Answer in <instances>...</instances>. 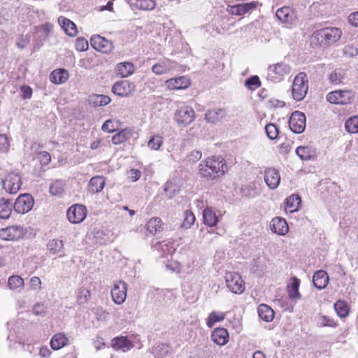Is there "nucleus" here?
I'll list each match as a JSON object with an SVG mask.
<instances>
[{
  "instance_id": "1",
  "label": "nucleus",
  "mask_w": 358,
  "mask_h": 358,
  "mask_svg": "<svg viewBox=\"0 0 358 358\" xmlns=\"http://www.w3.org/2000/svg\"><path fill=\"white\" fill-rule=\"evenodd\" d=\"M224 159L221 157L212 156L201 161L199 171L201 177L213 180L222 176L227 171Z\"/></svg>"
},
{
  "instance_id": "2",
  "label": "nucleus",
  "mask_w": 358,
  "mask_h": 358,
  "mask_svg": "<svg viewBox=\"0 0 358 358\" xmlns=\"http://www.w3.org/2000/svg\"><path fill=\"white\" fill-rule=\"evenodd\" d=\"M342 31L337 27H325L315 31L310 38L316 45H329L336 43L341 36Z\"/></svg>"
},
{
  "instance_id": "3",
  "label": "nucleus",
  "mask_w": 358,
  "mask_h": 358,
  "mask_svg": "<svg viewBox=\"0 0 358 358\" xmlns=\"http://www.w3.org/2000/svg\"><path fill=\"white\" fill-rule=\"evenodd\" d=\"M308 89L307 76L304 72L299 73L293 80L292 96L297 101L306 96Z\"/></svg>"
},
{
  "instance_id": "4",
  "label": "nucleus",
  "mask_w": 358,
  "mask_h": 358,
  "mask_svg": "<svg viewBox=\"0 0 358 358\" xmlns=\"http://www.w3.org/2000/svg\"><path fill=\"white\" fill-rule=\"evenodd\" d=\"M355 94L351 90H335L327 94L326 99L331 104L347 105L354 100Z\"/></svg>"
},
{
  "instance_id": "5",
  "label": "nucleus",
  "mask_w": 358,
  "mask_h": 358,
  "mask_svg": "<svg viewBox=\"0 0 358 358\" xmlns=\"http://www.w3.org/2000/svg\"><path fill=\"white\" fill-rule=\"evenodd\" d=\"M225 282L229 290L234 294H240L245 290V282L238 273H227Z\"/></svg>"
},
{
  "instance_id": "6",
  "label": "nucleus",
  "mask_w": 358,
  "mask_h": 358,
  "mask_svg": "<svg viewBox=\"0 0 358 358\" xmlns=\"http://www.w3.org/2000/svg\"><path fill=\"white\" fill-rule=\"evenodd\" d=\"M289 71V65L283 62L277 63L268 68L267 78L273 83H278L283 80Z\"/></svg>"
},
{
  "instance_id": "7",
  "label": "nucleus",
  "mask_w": 358,
  "mask_h": 358,
  "mask_svg": "<svg viewBox=\"0 0 358 358\" xmlns=\"http://www.w3.org/2000/svg\"><path fill=\"white\" fill-rule=\"evenodd\" d=\"M195 119V113L189 106H183L176 110L175 120L180 126L187 127Z\"/></svg>"
},
{
  "instance_id": "8",
  "label": "nucleus",
  "mask_w": 358,
  "mask_h": 358,
  "mask_svg": "<svg viewBox=\"0 0 358 358\" xmlns=\"http://www.w3.org/2000/svg\"><path fill=\"white\" fill-rule=\"evenodd\" d=\"M2 185L6 192L16 194L22 186L21 176L17 173H9L2 181Z\"/></svg>"
},
{
  "instance_id": "9",
  "label": "nucleus",
  "mask_w": 358,
  "mask_h": 358,
  "mask_svg": "<svg viewBox=\"0 0 358 358\" xmlns=\"http://www.w3.org/2000/svg\"><path fill=\"white\" fill-rule=\"evenodd\" d=\"M34 200L29 194H20L13 204L15 212L24 214L30 211L34 206Z\"/></svg>"
},
{
  "instance_id": "10",
  "label": "nucleus",
  "mask_w": 358,
  "mask_h": 358,
  "mask_svg": "<svg viewBox=\"0 0 358 358\" xmlns=\"http://www.w3.org/2000/svg\"><path fill=\"white\" fill-rule=\"evenodd\" d=\"M25 234L26 231L21 226L13 225L0 229V238L5 241H17Z\"/></svg>"
},
{
  "instance_id": "11",
  "label": "nucleus",
  "mask_w": 358,
  "mask_h": 358,
  "mask_svg": "<svg viewBox=\"0 0 358 358\" xmlns=\"http://www.w3.org/2000/svg\"><path fill=\"white\" fill-rule=\"evenodd\" d=\"M86 207L81 204H74L69 208L66 212L68 220L73 224L82 222L86 217Z\"/></svg>"
},
{
  "instance_id": "12",
  "label": "nucleus",
  "mask_w": 358,
  "mask_h": 358,
  "mask_svg": "<svg viewBox=\"0 0 358 358\" xmlns=\"http://www.w3.org/2000/svg\"><path fill=\"white\" fill-rule=\"evenodd\" d=\"M306 124V118L302 112L295 111L292 113L289 120V127L292 131L296 134L302 133Z\"/></svg>"
},
{
  "instance_id": "13",
  "label": "nucleus",
  "mask_w": 358,
  "mask_h": 358,
  "mask_svg": "<svg viewBox=\"0 0 358 358\" xmlns=\"http://www.w3.org/2000/svg\"><path fill=\"white\" fill-rule=\"evenodd\" d=\"M127 284L122 281H115L110 290L112 299L117 305L122 304L127 298Z\"/></svg>"
},
{
  "instance_id": "14",
  "label": "nucleus",
  "mask_w": 358,
  "mask_h": 358,
  "mask_svg": "<svg viewBox=\"0 0 358 358\" xmlns=\"http://www.w3.org/2000/svg\"><path fill=\"white\" fill-rule=\"evenodd\" d=\"M90 43L93 48L104 54L110 53L113 49V43L99 35L92 36Z\"/></svg>"
},
{
  "instance_id": "15",
  "label": "nucleus",
  "mask_w": 358,
  "mask_h": 358,
  "mask_svg": "<svg viewBox=\"0 0 358 358\" xmlns=\"http://www.w3.org/2000/svg\"><path fill=\"white\" fill-rule=\"evenodd\" d=\"M47 250L50 255L63 257L66 255V250L62 240L53 238L47 243Z\"/></svg>"
},
{
  "instance_id": "16",
  "label": "nucleus",
  "mask_w": 358,
  "mask_h": 358,
  "mask_svg": "<svg viewBox=\"0 0 358 358\" xmlns=\"http://www.w3.org/2000/svg\"><path fill=\"white\" fill-rule=\"evenodd\" d=\"M135 88L134 83L127 80L117 82L113 87L112 91L120 96H127L130 94Z\"/></svg>"
},
{
  "instance_id": "17",
  "label": "nucleus",
  "mask_w": 358,
  "mask_h": 358,
  "mask_svg": "<svg viewBox=\"0 0 358 358\" xmlns=\"http://www.w3.org/2000/svg\"><path fill=\"white\" fill-rule=\"evenodd\" d=\"M257 5V1H251L249 3L228 6L227 8V11L232 15H242L247 13L250 10L255 9Z\"/></svg>"
},
{
  "instance_id": "18",
  "label": "nucleus",
  "mask_w": 358,
  "mask_h": 358,
  "mask_svg": "<svg viewBox=\"0 0 358 358\" xmlns=\"http://www.w3.org/2000/svg\"><path fill=\"white\" fill-rule=\"evenodd\" d=\"M275 15L280 22L287 25L293 24L296 20L294 11L287 6L278 9Z\"/></svg>"
},
{
  "instance_id": "19",
  "label": "nucleus",
  "mask_w": 358,
  "mask_h": 358,
  "mask_svg": "<svg viewBox=\"0 0 358 358\" xmlns=\"http://www.w3.org/2000/svg\"><path fill=\"white\" fill-rule=\"evenodd\" d=\"M296 154L303 161H314L317 157V150L311 145L299 146L296 149Z\"/></svg>"
},
{
  "instance_id": "20",
  "label": "nucleus",
  "mask_w": 358,
  "mask_h": 358,
  "mask_svg": "<svg viewBox=\"0 0 358 358\" xmlns=\"http://www.w3.org/2000/svg\"><path fill=\"white\" fill-rule=\"evenodd\" d=\"M264 180L270 189H275L280 182V173L275 169L269 168L264 172Z\"/></svg>"
},
{
  "instance_id": "21",
  "label": "nucleus",
  "mask_w": 358,
  "mask_h": 358,
  "mask_svg": "<svg viewBox=\"0 0 358 358\" xmlns=\"http://www.w3.org/2000/svg\"><path fill=\"white\" fill-rule=\"evenodd\" d=\"M153 249L155 251H157L161 257H166L168 255L172 254L176 250L173 243L171 240H165L156 243L153 246Z\"/></svg>"
},
{
  "instance_id": "22",
  "label": "nucleus",
  "mask_w": 358,
  "mask_h": 358,
  "mask_svg": "<svg viewBox=\"0 0 358 358\" xmlns=\"http://www.w3.org/2000/svg\"><path fill=\"white\" fill-rule=\"evenodd\" d=\"M189 85V79L185 76L171 78L166 81V87L171 90L186 89Z\"/></svg>"
},
{
  "instance_id": "23",
  "label": "nucleus",
  "mask_w": 358,
  "mask_h": 358,
  "mask_svg": "<svg viewBox=\"0 0 358 358\" xmlns=\"http://www.w3.org/2000/svg\"><path fill=\"white\" fill-rule=\"evenodd\" d=\"M270 229L273 232L278 235H285L289 231V227L286 220L279 217L272 219Z\"/></svg>"
},
{
  "instance_id": "24",
  "label": "nucleus",
  "mask_w": 358,
  "mask_h": 358,
  "mask_svg": "<svg viewBox=\"0 0 358 358\" xmlns=\"http://www.w3.org/2000/svg\"><path fill=\"white\" fill-rule=\"evenodd\" d=\"M106 185L105 178L100 176L92 177L87 185V190L92 194L101 192Z\"/></svg>"
},
{
  "instance_id": "25",
  "label": "nucleus",
  "mask_w": 358,
  "mask_h": 358,
  "mask_svg": "<svg viewBox=\"0 0 358 358\" xmlns=\"http://www.w3.org/2000/svg\"><path fill=\"white\" fill-rule=\"evenodd\" d=\"M57 20L61 28L68 36H75L77 35V27L71 20L64 16H59Z\"/></svg>"
},
{
  "instance_id": "26",
  "label": "nucleus",
  "mask_w": 358,
  "mask_h": 358,
  "mask_svg": "<svg viewBox=\"0 0 358 358\" xmlns=\"http://www.w3.org/2000/svg\"><path fill=\"white\" fill-rule=\"evenodd\" d=\"M112 347L116 350L127 352L133 348L134 345L126 336L115 337L112 340Z\"/></svg>"
},
{
  "instance_id": "27",
  "label": "nucleus",
  "mask_w": 358,
  "mask_h": 358,
  "mask_svg": "<svg viewBox=\"0 0 358 358\" xmlns=\"http://www.w3.org/2000/svg\"><path fill=\"white\" fill-rule=\"evenodd\" d=\"M212 340L218 345H224L229 341V333L224 328H216L211 334Z\"/></svg>"
},
{
  "instance_id": "28",
  "label": "nucleus",
  "mask_w": 358,
  "mask_h": 358,
  "mask_svg": "<svg viewBox=\"0 0 358 358\" xmlns=\"http://www.w3.org/2000/svg\"><path fill=\"white\" fill-rule=\"evenodd\" d=\"M329 276L326 271L320 270L316 271L313 276L314 286L318 289L325 288L328 284Z\"/></svg>"
},
{
  "instance_id": "29",
  "label": "nucleus",
  "mask_w": 358,
  "mask_h": 358,
  "mask_svg": "<svg viewBox=\"0 0 358 358\" xmlns=\"http://www.w3.org/2000/svg\"><path fill=\"white\" fill-rule=\"evenodd\" d=\"M174 66V62L169 59H164L155 64L152 68V71L156 75H162L168 73Z\"/></svg>"
},
{
  "instance_id": "30",
  "label": "nucleus",
  "mask_w": 358,
  "mask_h": 358,
  "mask_svg": "<svg viewBox=\"0 0 358 358\" xmlns=\"http://www.w3.org/2000/svg\"><path fill=\"white\" fill-rule=\"evenodd\" d=\"M115 71L122 78H127L134 73L135 67L131 62H120L116 65Z\"/></svg>"
},
{
  "instance_id": "31",
  "label": "nucleus",
  "mask_w": 358,
  "mask_h": 358,
  "mask_svg": "<svg viewBox=\"0 0 358 358\" xmlns=\"http://www.w3.org/2000/svg\"><path fill=\"white\" fill-rule=\"evenodd\" d=\"M300 285V280L296 277L292 278V282L287 286L288 296L293 301H298L301 299V295L299 292Z\"/></svg>"
},
{
  "instance_id": "32",
  "label": "nucleus",
  "mask_w": 358,
  "mask_h": 358,
  "mask_svg": "<svg viewBox=\"0 0 358 358\" xmlns=\"http://www.w3.org/2000/svg\"><path fill=\"white\" fill-rule=\"evenodd\" d=\"M227 112L224 109L217 108L208 110L205 115V119L208 122L215 124L225 117Z\"/></svg>"
},
{
  "instance_id": "33",
  "label": "nucleus",
  "mask_w": 358,
  "mask_h": 358,
  "mask_svg": "<svg viewBox=\"0 0 358 358\" xmlns=\"http://www.w3.org/2000/svg\"><path fill=\"white\" fill-rule=\"evenodd\" d=\"M69 339L64 333L55 334L50 341V346L54 350H58L67 345Z\"/></svg>"
},
{
  "instance_id": "34",
  "label": "nucleus",
  "mask_w": 358,
  "mask_h": 358,
  "mask_svg": "<svg viewBox=\"0 0 358 358\" xmlns=\"http://www.w3.org/2000/svg\"><path fill=\"white\" fill-rule=\"evenodd\" d=\"M259 317L265 322H271L274 317L273 310L266 304H260L257 308Z\"/></svg>"
},
{
  "instance_id": "35",
  "label": "nucleus",
  "mask_w": 358,
  "mask_h": 358,
  "mask_svg": "<svg viewBox=\"0 0 358 358\" xmlns=\"http://www.w3.org/2000/svg\"><path fill=\"white\" fill-rule=\"evenodd\" d=\"M134 131L131 129L126 128L121 130L120 132L116 134L112 137L111 141L115 145L121 144L130 138H131L133 135Z\"/></svg>"
},
{
  "instance_id": "36",
  "label": "nucleus",
  "mask_w": 358,
  "mask_h": 358,
  "mask_svg": "<svg viewBox=\"0 0 358 358\" xmlns=\"http://www.w3.org/2000/svg\"><path fill=\"white\" fill-rule=\"evenodd\" d=\"M69 78V73L64 69H57L53 71L50 75V80L55 84H62L65 83Z\"/></svg>"
},
{
  "instance_id": "37",
  "label": "nucleus",
  "mask_w": 358,
  "mask_h": 358,
  "mask_svg": "<svg viewBox=\"0 0 358 358\" xmlns=\"http://www.w3.org/2000/svg\"><path fill=\"white\" fill-rule=\"evenodd\" d=\"M13 205L8 199H0V219H8L10 217Z\"/></svg>"
},
{
  "instance_id": "38",
  "label": "nucleus",
  "mask_w": 358,
  "mask_h": 358,
  "mask_svg": "<svg viewBox=\"0 0 358 358\" xmlns=\"http://www.w3.org/2000/svg\"><path fill=\"white\" fill-rule=\"evenodd\" d=\"M203 223L209 227H214L218 222V218L215 211L210 208H206L203 212Z\"/></svg>"
},
{
  "instance_id": "39",
  "label": "nucleus",
  "mask_w": 358,
  "mask_h": 358,
  "mask_svg": "<svg viewBox=\"0 0 358 358\" xmlns=\"http://www.w3.org/2000/svg\"><path fill=\"white\" fill-rule=\"evenodd\" d=\"M24 286L22 278L17 275H13L8 278V287L13 291L20 292Z\"/></svg>"
},
{
  "instance_id": "40",
  "label": "nucleus",
  "mask_w": 358,
  "mask_h": 358,
  "mask_svg": "<svg viewBox=\"0 0 358 358\" xmlns=\"http://www.w3.org/2000/svg\"><path fill=\"white\" fill-rule=\"evenodd\" d=\"M301 202V198L292 194L287 197L285 200V210H289L290 213L297 211Z\"/></svg>"
},
{
  "instance_id": "41",
  "label": "nucleus",
  "mask_w": 358,
  "mask_h": 358,
  "mask_svg": "<svg viewBox=\"0 0 358 358\" xmlns=\"http://www.w3.org/2000/svg\"><path fill=\"white\" fill-rule=\"evenodd\" d=\"M171 346L166 343H158L152 350V353L156 358H164L171 351Z\"/></svg>"
},
{
  "instance_id": "42",
  "label": "nucleus",
  "mask_w": 358,
  "mask_h": 358,
  "mask_svg": "<svg viewBox=\"0 0 358 358\" xmlns=\"http://www.w3.org/2000/svg\"><path fill=\"white\" fill-rule=\"evenodd\" d=\"M132 4L138 9L143 10H153L156 6L155 0H131Z\"/></svg>"
},
{
  "instance_id": "43",
  "label": "nucleus",
  "mask_w": 358,
  "mask_h": 358,
  "mask_svg": "<svg viewBox=\"0 0 358 358\" xmlns=\"http://www.w3.org/2000/svg\"><path fill=\"white\" fill-rule=\"evenodd\" d=\"M164 140L162 136L159 134L152 135L148 141L147 146L151 150H158L163 145Z\"/></svg>"
},
{
  "instance_id": "44",
  "label": "nucleus",
  "mask_w": 358,
  "mask_h": 358,
  "mask_svg": "<svg viewBox=\"0 0 358 358\" xmlns=\"http://www.w3.org/2000/svg\"><path fill=\"white\" fill-rule=\"evenodd\" d=\"M345 128L348 133H358V116H352L348 118L345 124Z\"/></svg>"
},
{
  "instance_id": "45",
  "label": "nucleus",
  "mask_w": 358,
  "mask_h": 358,
  "mask_svg": "<svg viewBox=\"0 0 358 358\" xmlns=\"http://www.w3.org/2000/svg\"><path fill=\"white\" fill-rule=\"evenodd\" d=\"M225 318V314L222 312L213 311L210 313L207 319L206 324L208 327H212L216 322H221Z\"/></svg>"
},
{
  "instance_id": "46",
  "label": "nucleus",
  "mask_w": 358,
  "mask_h": 358,
  "mask_svg": "<svg viewBox=\"0 0 358 358\" xmlns=\"http://www.w3.org/2000/svg\"><path fill=\"white\" fill-rule=\"evenodd\" d=\"M65 183L62 180H55L50 186V193L52 195L60 196L64 191Z\"/></svg>"
},
{
  "instance_id": "47",
  "label": "nucleus",
  "mask_w": 358,
  "mask_h": 358,
  "mask_svg": "<svg viewBox=\"0 0 358 358\" xmlns=\"http://www.w3.org/2000/svg\"><path fill=\"white\" fill-rule=\"evenodd\" d=\"M334 309L341 317H345L349 313L348 304L343 301H338L334 303Z\"/></svg>"
},
{
  "instance_id": "48",
  "label": "nucleus",
  "mask_w": 358,
  "mask_h": 358,
  "mask_svg": "<svg viewBox=\"0 0 358 358\" xmlns=\"http://www.w3.org/2000/svg\"><path fill=\"white\" fill-rule=\"evenodd\" d=\"M264 129L266 136L270 140H275L278 138L279 135V128L277 125L273 123H269L265 126Z\"/></svg>"
},
{
  "instance_id": "49",
  "label": "nucleus",
  "mask_w": 358,
  "mask_h": 358,
  "mask_svg": "<svg viewBox=\"0 0 358 358\" xmlns=\"http://www.w3.org/2000/svg\"><path fill=\"white\" fill-rule=\"evenodd\" d=\"M147 230L150 234H155L162 227V220L159 217H152L147 223Z\"/></svg>"
},
{
  "instance_id": "50",
  "label": "nucleus",
  "mask_w": 358,
  "mask_h": 358,
  "mask_svg": "<svg viewBox=\"0 0 358 358\" xmlns=\"http://www.w3.org/2000/svg\"><path fill=\"white\" fill-rule=\"evenodd\" d=\"M92 102L95 106H104L108 105L111 99L109 96L103 94L94 95L92 97Z\"/></svg>"
},
{
  "instance_id": "51",
  "label": "nucleus",
  "mask_w": 358,
  "mask_h": 358,
  "mask_svg": "<svg viewBox=\"0 0 358 358\" xmlns=\"http://www.w3.org/2000/svg\"><path fill=\"white\" fill-rule=\"evenodd\" d=\"M328 79L332 85H338L343 83L344 77L340 70H336L329 73Z\"/></svg>"
},
{
  "instance_id": "52",
  "label": "nucleus",
  "mask_w": 358,
  "mask_h": 358,
  "mask_svg": "<svg viewBox=\"0 0 358 358\" xmlns=\"http://www.w3.org/2000/svg\"><path fill=\"white\" fill-rule=\"evenodd\" d=\"M90 297V292L85 288H80L77 292V301L79 304L86 303Z\"/></svg>"
},
{
  "instance_id": "53",
  "label": "nucleus",
  "mask_w": 358,
  "mask_h": 358,
  "mask_svg": "<svg viewBox=\"0 0 358 358\" xmlns=\"http://www.w3.org/2000/svg\"><path fill=\"white\" fill-rule=\"evenodd\" d=\"M260 85L261 82L257 76H253L245 81V86L252 91L257 90Z\"/></svg>"
},
{
  "instance_id": "54",
  "label": "nucleus",
  "mask_w": 358,
  "mask_h": 358,
  "mask_svg": "<svg viewBox=\"0 0 358 358\" xmlns=\"http://www.w3.org/2000/svg\"><path fill=\"white\" fill-rule=\"evenodd\" d=\"M195 221L194 215L191 212L186 210L184 213V220L181 227L185 229H189Z\"/></svg>"
},
{
  "instance_id": "55",
  "label": "nucleus",
  "mask_w": 358,
  "mask_h": 358,
  "mask_svg": "<svg viewBox=\"0 0 358 358\" xmlns=\"http://www.w3.org/2000/svg\"><path fill=\"white\" fill-rule=\"evenodd\" d=\"M317 325L320 327H334L336 324L332 318L326 315H321L317 320Z\"/></svg>"
},
{
  "instance_id": "56",
  "label": "nucleus",
  "mask_w": 358,
  "mask_h": 358,
  "mask_svg": "<svg viewBox=\"0 0 358 358\" xmlns=\"http://www.w3.org/2000/svg\"><path fill=\"white\" fill-rule=\"evenodd\" d=\"M164 190L168 196L171 197L179 192V188L173 181L169 180L166 182Z\"/></svg>"
},
{
  "instance_id": "57",
  "label": "nucleus",
  "mask_w": 358,
  "mask_h": 358,
  "mask_svg": "<svg viewBox=\"0 0 358 358\" xmlns=\"http://www.w3.org/2000/svg\"><path fill=\"white\" fill-rule=\"evenodd\" d=\"M117 126L118 122L117 121L108 120L103 124L101 129L103 131L113 133L117 129Z\"/></svg>"
},
{
  "instance_id": "58",
  "label": "nucleus",
  "mask_w": 358,
  "mask_h": 358,
  "mask_svg": "<svg viewBox=\"0 0 358 358\" xmlns=\"http://www.w3.org/2000/svg\"><path fill=\"white\" fill-rule=\"evenodd\" d=\"M29 289L33 291H40L41 289V280L37 276L31 278L29 282Z\"/></svg>"
},
{
  "instance_id": "59",
  "label": "nucleus",
  "mask_w": 358,
  "mask_h": 358,
  "mask_svg": "<svg viewBox=\"0 0 358 358\" xmlns=\"http://www.w3.org/2000/svg\"><path fill=\"white\" fill-rule=\"evenodd\" d=\"M10 143L6 134H0V152L6 153L8 151Z\"/></svg>"
},
{
  "instance_id": "60",
  "label": "nucleus",
  "mask_w": 358,
  "mask_h": 358,
  "mask_svg": "<svg viewBox=\"0 0 358 358\" xmlns=\"http://www.w3.org/2000/svg\"><path fill=\"white\" fill-rule=\"evenodd\" d=\"M88 41L84 38H78L76 41L75 48L78 51H85L88 49Z\"/></svg>"
},
{
  "instance_id": "61",
  "label": "nucleus",
  "mask_w": 358,
  "mask_h": 358,
  "mask_svg": "<svg viewBox=\"0 0 358 358\" xmlns=\"http://www.w3.org/2000/svg\"><path fill=\"white\" fill-rule=\"evenodd\" d=\"M344 54L348 57H355L358 55V50L352 45H347L344 48Z\"/></svg>"
},
{
  "instance_id": "62",
  "label": "nucleus",
  "mask_w": 358,
  "mask_h": 358,
  "mask_svg": "<svg viewBox=\"0 0 358 358\" xmlns=\"http://www.w3.org/2000/svg\"><path fill=\"white\" fill-rule=\"evenodd\" d=\"M38 157L43 165L48 164L51 161V156L49 152L43 151L38 153Z\"/></svg>"
},
{
  "instance_id": "63",
  "label": "nucleus",
  "mask_w": 358,
  "mask_h": 358,
  "mask_svg": "<svg viewBox=\"0 0 358 358\" xmlns=\"http://www.w3.org/2000/svg\"><path fill=\"white\" fill-rule=\"evenodd\" d=\"M202 157V153L201 150H192L188 155L187 158L189 161L192 162H196L199 161Z\"/></svg>"
},
{
  "instance_id": "64",
  "label": "nucleus",
  "mask_w": 358,
  "mask_h": 358,
  "mask_svg": "<svg viewBox=\"0 0 358 358\" xmlns=\"http://www.w3.org/2000/svg\"><path fill=\"white\" fill-rule=\"evenodd\" d=\"M141 173L138 169H131L128 171L129 178L134 182L137 181L141 178Z\"/></svg>"
}]
</instances>
